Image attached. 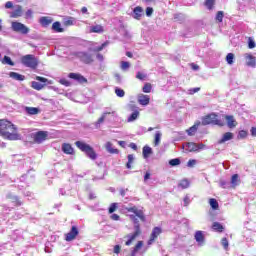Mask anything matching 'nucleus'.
<instances>
[{
	"label": "nucleus",
	"instance_id": "obj_1",
	"mask_svg": "<svg viewBox=\"0 0 256 256\" xmlns=\"http://www.w3.org/2000/svg\"><path fill=\"white\" fill-rule=\"evenodd\" d=\"M0 136L8 141H21V134L17 133V127L5 119L0 120Z\"/></svg>",
	"mask_w": 256,
	"mask_h": 256
},
{
	"label": "nucleus",
	"instance_id": "obj_25",
	"mask_svg": "<svg viewBox=\"0 0 256 256\" xmlns=\"http://www.w3.org/2000/svg\"><path fill=\"white\" fill-rule=\"evenodd\" d=\"M9 77L11 79H14V81H25V76L24 75H21L17 72H10L9 73Z\"/></svg>",
	"mask_w": 256,
	"mask_h": 256
},
{
	"label": "nucleus",
	"instance_id": "obj_62",
	"mask_svg": "<svg viewBox=\"0 0 256 256\" xmlns=\"http://www.w3.org/2000/svg\"><path fill=\"white\" fill-rule=\"evenodd\" d=\"M196 147H197V151L207 149V146H205V144H203V143L196 144Z\"/></svg>",
	"mask_w": 256,
	"mask_h": 256
},
{
	"label": "nucleus",
	"instance_id": "obj_27",
	"mask_svg": "<svg viewBox=\"0 0 256 256\" xmlns=\"http://www.w3.org/2000/svg\"><path fill=\"white\" fill-rule=\"evenodd\" d=\"M103 31H105V29L99 24L90 27V33H103Z\"/></svg>",
	"mask_w": 256,
	"mask_h": 256
},
{
	"label": "nucleus",
	"instance_id": "obj_2",
	"mask_svg": "<svg viewBox=\"0 0 256 256\" xmlns=\"http://www.w3.org/2000/svg\"><path fill=\"white\" fill-rule=\"evenodd\" d=\"M129 217L134 225V233L127 235L128 240L125 243V245H127V247H129V245H131V243H133V241H135V239H137V237H139V235H141V226L139 225L138 217L135 216V214H131V215H129Z\"/></svg>",
	"mask_w": 256,
	"mask_h": 256
},
{
	"label": "nucleus",
	"instance_id": "obj_41",
	"mask_svg": "<svg viewBox=\"0 0 256 256\" xmlns=\"http://www.w3.org/2000/svg\"><path fill=\"white\" fill-rule=\"evenodd\" d=\"M2 63L10 65L11 67L15 66V62H13V60H11V57L9 56H4Z\"/></svg>",
	"mask_w": 256,
	"mask_h": 256
},
{
	"label": "nucleus",
	"instance_id": "obj_48",
	"mask_svg": "<svg viewBox=\"0 0 256 256\" xmlns=\"http://www.w3.org/2000/svg\"><path fill=\"white\" fill-rule=\"evenodd\" d=\"M223 17H224L223 11H218L216 14V21H218L219 23H223Z\"/></svg>",
	"mask_w": 256,
	"mask_h": 256
},
{
	"label": "nucleus",
	"instance_id": "obj_53",
	"mask_svg": "<svg viewBox=\"0 0 256 256\" xmlns=\"http://www.w3.org/2000/svg\"><path fill=\"white\" fill-rule=\"evenodd\" d=\"M247 135H248L247 131L241 130V131H239L237 137H238V139H245L247 137Z\"/></svg>",
	"mask_w": 256,
	"mask_h": 256
},
{
	"label": "nucleus",
	"instance_id": "obj_15",
	"mask_svg": "<svg viewBox=\"0 0 256 256\" xmlns=\"http://www.w3.org/2000/svg\"><path fill=\"white\" fill-rule=\"evenodd\" d=\"M144 11L143 7L137 6L133 9L132 17L133 19H136L137 21H141V17H143Z\"/></svg>",
	"mask_w": 256,
	"mask_h": 256
},
{
	"label": "nucleus",
	"instance_id": "obj_8",
	"mask_svg": "<svg viewBox=\"0 0 256 256\" xmlns=\"http://www.w3.org/2000/svg\"><path fill=\"white\" fill-rule=\"evenodd\" d=\"M11 28L15 33H21L22 35H27V33H29V28L21 22H12Z\"/></svg>",
	"mask_w": 256,
	"mask_h": 256
},
{
	"label": "nucleus",
	"instance_id": "obj_63",
	"mask_svg": "<svg viewBox=\"0 0 256 256\" xmlns=\"http://www.w3.org/2000/svg\"><path fill=\"white\" fill-rule=\"evenodd\" d=\"M151 15H153V8L147 7L146 8V16L151 17Z\"/></svg>",
	"mask_w": 256,
	"mask_h": 256
},
{
	"label": "nucleus",
	"instance_id": "obj_26",
	"mask_svg": "<svg viewBox=\"0 0 256 256\" xmlns=\"http://www.w3.org/2000/svg\"><path fill=\"white\" fill-rule=\"evenodd\" d=\"M184 147L186 148V151H189L190 153L197 151V143L195 142H187Z\"/></svg>",
	"mask_w": 256,
	"mask_h": 256
},
{
	"label": "nucleus",
	"instance_id": "obj_45",
	"mask_svg": "<svg viewBox=\"0 0 256 256\" xmlns=\"http://www.w3.org/2000/svg\"><path fill=\"white\" fill-rule=\"evenodd\" d=\"M151 89H153V86H151L150 83H146L143 86L142 91H143V93H151Z\"/></svg>",
	"mask_w": 256,
	"mask_h": 256
},
{
	"label": "nucleus",
	"instance_id": "obj_64",
	"mask_svg": "<svg viewBox=\"0 0 256 256\" xmlns=\"http://www.w3.org/2000/svg\"><path fill=\"white\" fill-rule=\"evenodd\" d=\"M5 9H13V2H11V1L6 2Z\"/></svg>",
	"mask_w": 256,
	"mask_h": 256
},
{
	"label": "nucleus",
	"instance_id": "obj_37",
	"mask_svg": "<svg viewBox=\"0 0 256 256\" xmlns=\"http://www.w3.org/2000/svg\"><path fill=\"white\" fill-rule=\"evenodd\" d=\"M63 23L66 27H70L71 25H75V18H73V17L65 18Z\"/></svg>",
	"mask_w": 256,
	"mask_h": 256
},
{
	"label": "nucleus",
	"instance_id": "obj_5",
	"mask_svg": "<svg viewBox=\"0 0 256 256\" xmlns=\"http://www.w3.org/2000/svg\"><path fill=\"white\" fill-rule=\"evenodd\" d=\"M76 57L85 65H91L95 59L93 58V54L85 51H80L76 53Z\"/></svg>",
	"mask_w": 256,
	"mask_h": 256
},
{
	"label": "nucleus",
	"instance_id": "obj_13",
	"mask_svg": "<svg viewBox=\"0 0 256 256\" xmlns=\"http://www.w3.org/2000/svg\"><path fill=\"white\" fill-rule=\"evenodd\" d=\"M23 16V6L16 5L14 6V10L10 13V17L12 19H17L18 17Z\"/></svg>",
	"mask_w": 256,
	"mask_h": 256
},
{
	"label": "nucleus",
	"instance_id": "obj_6",
	"mask_svg": "<svg viewBox=\"0 0 256 256\" xmlns=\"http://www.w3.org/2000/svg\"><path fill=\"white\" fill-rule=\"evenodd\" d=\"M202 125H222L217 114L211 113L202 119Z\"/></svg>",
	"mask_w": 256,
	"mask_h": 256
},
{
	"label": "nucleus",
	"instance_id": "obj_52",
	"mask_svg": "<svg viewBox=\"0 0 256 256\" xmlns=\"http://www.w3.org/2000/svg\"><path fill=\"white\" fill-rule=\"evenodd\" d=\"M221 245L224 247L225 250L229 249V240H227V238H222Z\"/></svg>",
	"mask_w": 256,
	"mask_h": 256
},
{
	"label": "nucleus",
	"instance_id": "obj_61",
	"mask_svg": "<svg viewBox=\"0 0 256 256\" xmlns=\"http://www.w3.org/2000/svg\"><path fill=\"white\" fill-rule=\"evenodd\" d=\"M174 19L176 21H179V23H181V21H183V14H175Z\"/></svg>",
	"mask_w": 256,
	"mask_h": 256
},
{
	"label": "nucleus",
	"instance_id": "obj_55",
	"mask_svg": "<svg viewBox=\"0 0 256 256\" xmlns=\"http://www.w3.org/2000/svg\"><path fill=\"white\" fill-rule=\"evenodd\" d=\"M26 19H33V10L28 9L25 13Z\"/></svg>",
	"mask_w": 256,
	"mask_h": 256
},
{
	"label": "nucleus",
	"instance_id": "obj_23",
	"mask_svg": "<svg viewBox=\"0 0 256 256\" xmlns=\"http://www.w3.org/2000/svg\"><path fill=\"white\" fill-rule=\"evenodd\" d=\"M52 31H54V33H63L65 29L61 26V22L56 21L52 24Z\"/></svg>",
	"mask_w": 256,
	"mask_h": 256
},
{
	"label": "nucleus",
	"instance_id": "obj_40",
	"mask_svg": "<svg viewBox=\"0 0 256 256\" xmlns=\"http://www.w3.org/2000/svg\"><path fill=\"white\" fill-rule=\"evenodd\" d=\"M231 184L233 187H237V185H239V174L232 175Z\"/></svg>",
	"mask_w": 256,
	"mask_h": 256
},
{
	"label": "nucleus",
	"instance_id": "obj_10",
	"mask_svg": "<svg viewBox=\"0 0 256 256\" xmlns=\"http://www.w3.org/2000/svg\"><path fill=\"white\" fill-rule=\"evenodd\" d=\"M6 199H9L11 203L14 204L15 207H21V205H23V201H21L19 196L14 195L13 193H8L6 195Z\"/></svg>",
	"mask_w": 256,
	"mask_h": 256
},
{
	"label": "nucleus",
	"instance_id": "obj_50",
	"mask_svg": "<svg viewBox=\"0 0 256 256\" xmlns=\"http://www.w3.org/2000/svg\"><path fill=\"white\" fill-rule=\"evenodd\" d=\"M129 67H131V64L127 61H122L121 63V70L122 71H127V69H129Z\"/></svg>",
	"mask_w": 256,
	"mask_h": 256
},
{
	"label": "nucleus",
	"instance_id": "obj_24",
	"mask_svg": "<svg viewBox=\"0 0 256 256\" xmlns=\"http://www.w3.org/2000/svg\"><path fill=\"white\" fill-rule=\"evenodd\" d=\"M142 155L144 159H149L150 155H153V148L149 146H144L142 150Z\"/></svg>",
	"mask_w": 256,
	"mask_h": 256
},
{
	"label": "nucleus",
	"instance_id": "obj_29",
	"mask_svg": "<svg viewBox=\"0 0 256 256\" xmlns=\"http://www.w3.org/2000/svg\"><path fill=\"white\" fill-rule=\"evenodd\" d=\"M24 111L28 114V115H37L39 114V108H35V107H25Z\"/></svg>",
	"mask_w": 256,
	"mask_h": 256
},
{
	"label": "nucleus",
	"instance_id": "obj_11",
	"mask_svg": "<svg viewBox=\"0 0 256 256\" xmlns=\"http://www.w3.org/2000/svg\"><path fill=\"white\" fill-rule=\"evenodd\" d=\"M79 235V229H77V226H72L69 233L65 236V241H73L76 239V237Z\"/></svg>",
	"mask_w": 256,
	"mask_h": 256
},
{
	"label": "nucleus",
	"instance_id": "obj_34",
	"mask_svg": "<svg viewBox=\"0 0 256 256\" xmlns=\"http://www.w3.org/2000/svg\"><path fill=\"white\" fill-rule=\"evenodd\" d=\"M226 63L228 65H233V63H235V54L228 53L227 56H226Z\"/></svg>",
	"mask_w": 256,
	"mask_h": 256
},
{
	"label": "nucleus",
	"instance_id": "obj_18",
	"mask_svg": "<svg viewBox=\"0 0 256 256\" xmlns=\"http://www.w3.org/2000/svg\"><path fill=\"white\" fill-rule=\"evenodd\" d=\"M104 147L107 153H110V155H119V149L114 148L113 143L106 142Z\"/></svg>",
	"mask_w": 256,
	"mask_h": 256
},
{
	"label": "nucleus",
	"instance_id": "obj_31",
	"mask_svg": "<svg viewBox=\"0 0 256 256\" xmlns=\"http://www.w3.org/2000/svg\"><path fill=\"white\" fill-rule=\"evenodd\" d=\"M226 121L229 129H233V127H235V118L233 116H226Z\"/></svg>",
	"mask_w": 256,
	"mask_h": 256
},
{
	"label": "nucleus",
	"instance_id": "obj_3",
	"mask_svg": "<svg viewBox=\"0 0 256 256\" xmlns=\"http://www.w3.org/2000/svg\"><path fill=\"white\" fill-rule=\"evenodd\" d=\"M75 145L82 153H85L86 157L88 159H91V161H95L97 159V152H95V149L91 147V145L83 142V141H76Z\"/></svg>",
	"mask_w": 256,
	"mask_h": 256
},
{
	"label": "nucleus",
	"instance_id": "obj_14",
	"mask_svg": "<svg viewBox=\"0 0 256 256\" xmlns=\"http://www.w3.org/2000/svg\"><path fill=\"white\" fill-rule=\"evenodd\" d=\"M69 79H73L74 81H77L78 83H87V78H85L83 75L79 73H70L68 75Z\"/></svg>",
	"mask_w": 256,
	"mask_h": 256
},
{
	"label": "nucleus",
	"instance_id": "obj_12",
	"mask_svg": "<svg viewBox=\"0 0 256 256\" xmlns=\"http://www.w3.org/2000/svg\"><path fill=\"white\" fill-rule=\"evenodd\" d=\"M244 58L246 60V65L247 67H256V57L253 56V54L246 53L244 54Z\"/></svg>",
	"mask_w": 256,
	"mask_h": 256
},
{
	"label": "nucleus",
	"instance_id": "obj_32",
	"mask_svg": "<svg viewBox=\"0 0 256 256\" xmlns=\"http://www.w3.org/2000/svg\"><path fill=\"white\" fill-rule=\"evenodd\" d=\"M141 247H143V241H138V243L135 245V247L133 248L131 255L130 256H135L137 255V251H139V249H141Z\"/></svg>",
	"mask_w": 256,
	"mask_h": 256
},
{
	"label": "nucleus",
	"instance_id": "obj_44",
	"mask_svg": "<svg viewBox=\"0 0 256 256\" xmlns=\"http://www.w3.org/2000/svg\"><path fill=\"white\" fill-rule=\"evenodd\" d=\"M178 186L181 187L182 189H187L189 187V180H181Z\"/></svg>",
	"mask_w": 256,
	"mask_h": 256
},
{
	"label": "nucleus",
	"instance_id": "obj_60",
	"mask_svg": "<svg viewBox=\"0 0 256 256\" xmlns=\"http://www.w3.org/2000/svg\"><path fill=\"white\" fill-rule=\"evenodd\" d=\"M195 165H197V160H189L187 162V167H195Z\"/></svg>",
	"mask_w": 256,
	"mask_h": 256
},
{
	"label": "nucleus",
	"instance_id": "obj_33",
	"mask_svg": "<svg viewBox=\"0 0 256 256\" xmlns=\"http://www.w3.org/2000/svg\"><path fill=\"white\" fill-rule=\"evenodd\" d=\"M138 117H139V110L132 112V114L128 117V123H133V121H137Z\"/></svg>",
	"mask_w": 256,
	"mask_h": 256
},
{
	"label": "nucleus",
	"instance_id": "obj_36",
	"mask_svg": "<svg viewBox=\"0 0 256 256\" xmlns=\"http://www.w3.org/2000/svg\"><path fill=\"white\" fill-rule=\"evenodd\" d=\"M45 87V84H42L41 82L33 81L32 82V88L36 89V91H41Z\"/></svg>",
	"mask_w": 256,
	"mask_h": 256
},
{
	"label": "nucleus",
	"instance_id": "obj_42",
	"mask_svg": "<svg viewBox=\"0 0 256 256\" xmlns=\"http://www.w3.org/2000/svg\"><path fill=\"white\" fill-rule=\"evenodd\" d=\"M169 165L171 167H177V165H181V159H179V158L171 159V160H169Z\"/></svg>",
	"mask_w": 256,
	"mask_h": 256
},
{
	"label": "nucleus",
	"instance_id": "obj_35",
	"mask_svg": "<svg viewBox=\"0 0 256 256\" xmlns=\"http://www.w3.org/2000/svg\"><path fill=\"white\" fill-rule=\"evenodd\" d=\"M197 129H199V124H194L187 130L188 135L192 137V135H195V133H197Z\"/></svg>",
	"mask_w": 256,
	"mask_h": 256
},
{
	"label": "nucleus",
	"instance_id": "obj_30",
	"mask_svg": "<svg viewBox=\"0 0 256 256\" xmlns=\"http://www.w3.org/2000/svg\"><path fill=\"white\" fill-rule=\"evenodd\" d=\"M212 229L214 231H218V233H223V231L225 230V228L219 222H214L212 224Z\"/></svg>",
	"mask_w": 256,
	"mask_h": 256
},
{
	"label": "nucleus",
	"instance_id": "obj_56",
	"mask_svg": "<svg viewBox=\"0 0 256 256\" xmlns=\"http://www.w3.org/2000/svg\"><path fill=\"white\" fill-rule=\"evenodd\" d=\"M145 77H147V75H145L141 72H137V74H136V79H140V81H144Z\"/></svg>",
	"mask_w": 256,
	"mask_h": 256
},
{
	"label": "nucleus",
	"instance_id": "obj_49",
	"mask_svg": "<svg viewBox=\"0 0 256 256\" xmlns=\"http://www.w3.org/2000/svg\"><path fill=\"white\" fill-rule=\"evenodd\" d=\"M108 44H109L108 42H104L101 44V46L95 47L94 51L96 53H99V51H103V49H105V47H107Z\"/></svg>",
	"mask_w": 256,
	"mask_h": 256
},
{
	"label": "nucleus",
	"instance_id": "obj_46",
	"mask_svg": "<svg viewBox=\"0 0 256 256\" xmlns=\"http://www.w3.org/2000/svg\"><path fill=\"white\" fill-rule=\"evenodd\" d=\"M161 133L159 131L156 132L155 134V140H154V145H159L161 143Z\"/></svg>",
	"mask_w": 256,
	"mask_h": 256
},
{
	"label": "nucleus",
	"instance_id": "obj_4",
	"mask_svg": "<svg viewBox=\"0 0 256 256\" xmlns=\"http://www.w3.org/2000/svg\"><path fill=\"white\" fill-rule=\"evenodd\" d=\"M21 63L24 67H29L30 69H37L39 66V59L33 54H27L22 56Z\"/></svg>",
	"mask_w": 256,
	"mask_h": 256
},
{
	"label": "nucleus",
	"instance_id": "obj_9",
	"mask_svg": "<svg viewBox=\"0 0 256 256\" xmlns=\"http://www.w3.org/2000/svg\"><path fill=\"white\" fill-rule=\"evenodd\" d=\"M47 137H49V132L47 131H38V132L32 133V138L34 139V143H37L38 145H41L43 141H47Z\"/></svg>",
	"mask_w": 256,
	"mask_h": 256
},
{
	"label": "nucleus",
	"instance_id": "obj_57",
	"mask_svg": "<svg viewBox=\"0 0 256 256\" xmlns=\"http://www.w3.org/2000/svg\"><path fill=\"white\" fill-rule=\"evenodd\" d=\"M248 48L255 49V41L251 38H249V40H248Z\"/></svg>",
	"mask_w": 256,
	"mask_h": 256
},
{
	"label": "nucleus",
	"instance_id": "obj_21",
	"mask_svg": "<svg viewBox=\"0 0 256 256\" xmlns=\"http://www.w3.org/2000/svg\"><path fill=\"white\" fill-rule=\"evenodd\" d=\"M233 139V133L226 132L223 134L222 138L218 140L219 145H223V143H227V141H231Z\"/></svg>",
	"mask_w": 256,
	"mask_h": 256
},
{
	"label": "nucleus",
	"instance_id": "obj_47",
	"mask_svg": "<svg viewBox=\"0 0 256 256\" xmlns=\"http://www.w3.org/2000/svg\"><path fill=\"white\" fill-rule=\"evenodd\" d=\"M115 94L117 97H125V90L121 88H115Z\"/></svg>",
	"mask_w": 256,
	"mask_h": 256
},
{
	"label": "nucleus",
	"instance_id": "obj_59",
	"mask_svg": "<svg viewBox=\"0 0 256 256\" xmlns=\"http://www.w3.org/2000/svg\"><path fill=\"white\" fill-rule=\"evenodd\" d=\"M183 201H184V207H187L191 203V199L189 198V195H186Z\"/></svg>",
	"mask_w": 256,
	"mask_h": 256
},
{
	"label": "nucleus",
	"instance_id": "obj_39",
	"mask_svg": "<svg viewBox=\"0 0 256 256\" xmlns=\"http://www.w3.org/2000/svg\"><path fill=\"white\" fill-rule=\"evenodd\" d=\"M128 162L126 163V168L131 169V165H133V161H135V156L133 154H129L127 156Z\"/></svg>",
	"mask_w": 256,
	"mask_h": 256
},
{
	"label": "nucleus",
	"instance_id": "obj_28",
	"mask_svg": "<svg viewBox=\"0 0 256 256\" xmlns=\"http://www.w3.org/2000/svg\"><path fill=\"white\" fill-rule=\"evenodd\" d=\"M134 216L138 217V219H140V221H142V223H145L147 221V218L145 217V213H143L142 210L137 209L134 212Z\"/></svg>",
	"mask_w": 256,
	"mask_h": 256
},
{
	"label": "nucleus",
	"instance_id": "obj_58",
	"mask_svg": "<svg viewBox=\"0 0 256 256\" xmlns=\"http://www.w3.org/2000/svg\"><path fill=\"white\" fill-rule=\"evenodd\" d=\"M128 107H129L130 111H132V112L139 111V107H137V105H135V104H129Z\"/></svg>",
	"mask_w": 256,
	"mask_h": 256
},
{
	"label": "nucleus",
	"instance_id": "obj_43",
	"mask_svg": "<svg viewBox=\"0 0 256 256\" xmlns=\"http://www.w3.org/2000/svg\"><path fill=\"white\" fill-rule=\"evenodd\" d=\"M205 7L211 11L215 5V0H206L204 3Z\"/></svg>",
	"mask_w": 256,
	"mask_h": 256
},
{
	"label": "nucleus",
	"instance_id": "obj_20",
	"mask_svg": "<svg viewBox=\"0 0 256 256\" xmlns=\"http://www.w3.org/2000/svg\"><path fill=\"white\" fill-rule=\"evenodd\" d=\"M62 151L66 155H74L75 154V150L73 149V146H71V144H67V143H64L62 145Z\"/></svg>",
	"mask_w": 256,
	"mask_h": 256
},
{
	"label": "nucleus",
	"instance_id": "obj_19",
	"mask_svg": "<svg viewBox=\"0 0 256 256\" xmlns=\"http://www.w3.org/2000/svg\"><path fill=\"white\" fill-rule=\"evenodd\" d=\"M162 233V230L161 228L159 227H155L153 230H152V233H151V237L148 241V244L151 245V242L152 241H155L157 239V237H159V235H161Z\"/></svg>",
	"mask_w": 256,
	"mask_h": 256
},
{
	"label": "nucleus",
	"instance_id": "obj_17",
	"mask_svg": "<svg viewBox=\"0 0 256 256\" xmlns=\"http://www.w3.org/2000/svg\"><path fill=\"white\" fill-rule=\"evenodd\" d=\"M150 101H151V98L149 97V95H145V94L138 95L139 105H143L144 107H147V105H149Z\"/></svg>",
	"mask_w": 256,
	"mask_h": 256
},
{
	"label": "nucleus",
	"instance_id": "obj_54",
	"mask_svg": "<svg viewBox=\"0 0 256 256\" xmlns=\"http://www.w3.org/2000/svg\"><path fill=\"white\" fill-rule=\"evenodd\" d=\"M117 210V203H112L108 209L109 213H115Z\"/></svg>",
	"mask_w": 256,
	"mask_h": 256
},
{
	"label": "nucleus",
	"instance_id": "obj_7",
	"mask_svg": "<svg viewBox=\"0 0 256 256\" xmlns=\"http://www.w3.org/2000/svg\"><path fill=\"white\" fill-rule=\"evenodd\" d=\"M107 115H111L112 117H117V112L112 108H106L102 113V116L98 119L97 122H95L96 129H99V127H101V124L105 122V119H107Z\"/></svg>",
	"mask_w": 256,
	"mask_h": 256
},
{
	"label": "nucleus",
	"instance_id": "obj_16",
	"mask_svg": "<svg viewBox=\"0 0 256 256\" xmlns=\"http://www.w3.org/2000/svg\"><path fill=\"white\" fill-rule=\"evenodd\" d=\"M38 23L41 25V27L47 28L51 25V23H53V18L49 16H42L39 18Z\"/></svg>",
	"mask_w": 256,
	"mask_h": 256
},
{
	"label": "nucleus",
	"instance_id": "obj_51",
	"mask_svg": "<svg viewBox=\"0 0 256 256\" xmlns=\"http://www.w3.org/2000/svg\"><path fill=\"white\" fill-rule=\"evenodd\" d=\"M59 83L65 87H71V82L65 78L60 79Z\"/></svg>",
	"mask_w": 256,
	"mask_h": 256
},
{
	"label": "nucleus",
	"instance_id": "obj_38",
	"mask_svg": "<svg viewBox=\"0 0 256 256\" xmlns=\"http://www.w3.org/2000/svg\"><path fill=\"white\" fill-rule=\"evenodd\" d=\"M209 203H210V207L214 209V211H217V209H219V202H217V199L211 198L209 200Z\"/></svg>",
	"mask_w": 256,
	"mask_h": 256
},
{
	"label": "nucleus",
	"instance_id": "obj_22",
	"mask_svg": "<svg viewBox=\"0 0 256 256\" xmlns=\"http://www.w3.org/2000/svg\"><path fill=\"white\" fill-rule=\"evenodd\" d=\"M194 237L199 245H203V243H205V235H203V231H196Z\"/></svg>",
	"mask_w": 256,
	"mask_h": 256
}]
</instances>
